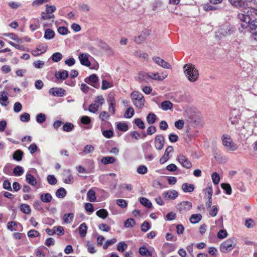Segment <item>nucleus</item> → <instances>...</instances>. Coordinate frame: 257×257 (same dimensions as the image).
Wrapping results in <instances>:
<instances>
[{
    "label": "nucleus",
    "mask_w": 257,
    "mask_h": 257,
    "mask_svg": "<svg viewBox=\"0 0 257 257\" xmlns=\"http://www.w3.org/2000/svg\"><path fill=\"white\" fill-rule=\"evenodd\" d=\"M185 75L188 79L192 82H195L198 77V70L192 64H187L183 66Z\"/></svg>",
    "instance_id": "nucleus-1"
},
{
    "label": "nucleus",
    "mask_w": 257,
    "mask_h": 257,
    "mask_svg": "<svg viewBox=\"0 0 257 257\" xmlns=\"http://www.w3.org/2000/svg\"><path fill=\"white\" fill-rule=\"evenodd\" d=\"M236 242L237 241L235 238H229L220 244V250L222 252L226 253L235 247Z\"/></svg>",
    "instance_id": "nucleus-2"
},
{
    "label": "nucleus",
    "mask_w": 257,
    "mask_h": 257,
    "mask_svg": "<svg viewBox=\"0 0 257 257\" xmlns=\"http://www.w3.org/2000/svg\"><path fill=\"white\" fill-rule=\"evenodd\" d=\"M131 96L133 104L138 108L143 107L145 103V99L143 95L139 91H133Z\"/></svg>",
    "instance_id": "nucleus-3"
},
{
    "label": "nucleus",
    "mask_w": 257,
    "mask_h": 257,
    "mask_svg": "<svg viewBox=\"0 0 257 257\" xmlns=\"http://www.w3.org/2000/svg\"><path fill=\"white\" fill-rule=\"evenodd\" d=\"M221 139L223 146L228 150L234 151L237 150V145L233 143L232 139L228 135H222Z\"/></svg>",
    "instance_id": "nucleus-4"
},
{
    "label": "nucleus",
    "mask_w": 257,
    "mask_h": 257,
    "mask_svg": "<svg viewBox=\"0 0 257 257\" xmlns=\"http://www.w3.org/2000/svg\"><path fill=\"white\" fill-rule=\"evenodd\" d=\"M234 32V28L228 24H225L220 26L218 34L222 36H230Z\"/></svg>",
    "instance_id": "nucleus-5"
},
{
    "label": "nucleus",
    "mask_w": 257,
    "mask_h": 257,
    "mask_svg": "<svg viewBox=\"0 0 257 257\" xmlns=\"http://www.w3.org/2000/svg\"><path fill=\"white\" fill-rule=\"evenodd\" d=\"M241 115L238 110L234 109L230 112L229 120L232 125L238 124Z\"/></svg>",
    "instance_id": "nucleus-6"
},
{
    "label": "nucleus",
    "mask_w": 257,
    "mask_h": 257,
    "mask_svg": "<svg viewBox=\"0 0 257 257\" xmlns=\"http://www.w3.org/2000/svg\"><path fill=\"white\" fill-rule=\"evenodd\" d=\"M192 207V203L189 201H183L177 205V209L181 213L188 211Z\"/></svg>",
    "instance_id": "nucleus-7"
},
{
    "label": "nucleus",
    "mask_w": 257,
    "mask_h": 257,
    "mask_svg": "<svg viewBox=\"0 0 257 257\" xmlns=\"http://www.w3.org/2000/svg\"><path fill=\"white\" fill-rule=\"evenodd\" d=\"M165 138L162 135L156 136L155 138V147L158 150H161L164 146Z\"/></svg>",
    "instance_id": "nucleus-8"
},
{
    "label": "nucleus",
    "mask_w": 257,
    "mask_h": 257,
    "mask_svg": "<svg viewBox=\"0 0 257 257\" xmlns=\"http://www.w3.org/2000/svg\"><path fill=\"white\" fill-rule=\"evenodd\" d=\"M151 34V30L145 29L143 30L141 34L137 37L135 38L134 41L137 44H141L144 42L148 36Z\"/></svg>",
    "instance_id": "nucleus-9"
},
{
    "label": "nucleus",
    "mask_w": 257,
    "mask_h": 257,
    "mask_svg": "<svg viewBox=\"0 0 257 257\" xmlns=\"http://www.w3.org/2000/svg\"><path fill=\"white\" fill-rule=\"evenodd\" d=\"M152 59L156 64L161 67L169 69L172 68L171 65L169 63L159 57H154Z\"/></svg>",
    "instance_id": "nucleus-10"
},
{
    "label": "nucleus",
    "mask_w": 257,
    "mask_h": 257,
    "mask_svg": "<svg viewBox=\"0 0 257 257\" xmlns=\"http://www.w3.org/2000/svg\"><path fill=\"white\" fill-rule=\"evenodd\" d=\"M177 160L184 168L190 169L192 167V163L191 162L183 155H179L177 157Z\"/></svg>",
    "instance_id": "nucleus-11"
},
{
    "label": "nucleus",
    "mask_w": 257,
    "mask_h": 257,
    "mask_svg": "<svg viewBox=\"0 0 257 257\" xmlns=\"http://www.w3.org/2000/svg\"><path fill=\"white\" fill-rule=\"evenodd\" d=\"M49 93L54 96L62 97L66 94V91L61 88L53 87L49 90Z\"/></svg>",
    "instance_id": "nucleus-12"
},
{
    "label": "nucleus",
    "mask_w": 257,
    "mask_h": 257,
    "mask_svg": "<svg viewBox=\"0 0 257 257\" xmlns=\"http://www.w3.org/2000/svg\"><path fill=\"white\" fill-rule=\"evenodd\" d=\"M150 74V79H152L157 81H162L165 79L168 74L166 73L162 72L161 75L158 72H149Z\"/></svg>",
    "instance_id": "nucleus-13"
},
{
    "label": "nucleus",
    "mask_w": 257,
    "mask_h": 257,
    "mask_svg": "<svg viewBox=\"0 0 257 257\" xmlns=\"http://www.w3.org/2000/svg\"><path fill=\"white\" fill-rule=\"evenodd\" d=\"M89 55L87 53H80L78 56V59L81 65L89 67L91 65V63L89 60L88 57Z\"/></svg>",
    "instance_id": "nucleus-14"
},
{
    "label": "nucleus",
    "mask_w": 257,
    "mask_h": 257,
    "mask_svg": "<svg viewBox=\"0 0 257 257\" xmlns=\"http://www.w3.org/2000/svg\"><path fill=\"white\" fill-rule=\"evenodd\" d=\"M84 81L86 83L90 84L95 88H98V87L94 85V84L98 81V77L95 74H91L89 76L86 77L84 79Z\"/></svg>",
    "instance_id": "nucleus-15"
},
{
    "label": "nucleus",
    "mask_w": 257,
    "mask_h": 257,
    "mask_svg": "<svg viewBox=\"0 0 257 257\" xmlns=\"http://www.w3.org/2000/svg\"><path fill=\"white\" fill-rule=\"evenodd\" d=\"M230 3L238 9L245 8L247 3L244 0H228Z\"/></svg>",
    "instance_id": "nucleus-16"
},
{
    "label": "nucleus",
    "mask_w": 257,
    "mask_h": 257,
    "mask_svg": "<svg viewBox=\"0 0 257 257\" xmlns=\"http://www.w3.org/2000/svg\"><path fill=\"white\" fill-rule=\"evenodd\" d=\"M178 196V192L174 190H168L163 194V196L166 199H175Z\"/></svg>",
    "instance_id": "nucleus-17"
},
{
    "label": "nucleus",
    "mask_w": 257,
    "mask_h": 257,
    "mask_svg": "<svg viewBox=\"0 0 257 257\" xmlns=\"http://www.w3.org/2000/svg\"><path fill=\"white\" fill-rule=\"evenodd\" d=\"M138 79L140 82H149L150 81V74L145 72H140L138 75Z\"/></svg>",
    "instance_id": "nucleus-18"
},
{
    "label": "nucleus",
    "mask_w": 257,
    "mask_h": 257,
    "mask_svg": "<svg viewBox=\"0 0 257 257\" xmlns=\"http://www.w3.org/2000/svg\"><path fill=\"white\" fill-rule=\"evenodd\" d=\"M245 10V12L247 14L249 17L255 18L257 17V9L254 7H246L245 8H243Z\"/></svg>",
    "instance_id": "nucleus-19"
},
{
    "label": "nucleus",
    "mask_w": 257,
    "mask_h": 257,
    "mask_svg": "<svg viewBox=\"0 0 257 257\" xmlns=\"http://www.w3.org/2000/svg\"><path fill=\"white\" fill-rule=\"evenodd\" d=\"M55 76L57 79L65 80L68 77V72L65 70L57 71Z\"/></svg>",
    "instance_id": "nucleus-20"
},
{
    "label": "nucleus",
    "mask_w": 257,
    "mask_h": 257,
    "mask_svg": "<svg viewBox=\"0 0 257 257\" xmlns=\"http://www.w3.org/2000/svg\"><path fill=\"white\" fill-rule=\"evenodd\" d=\"M237 18L242 22H250L251 20V18L248 16L244 10L242 13L237 15Z\"/></svg>",
    "instance_id": "nucleus-21"
},
{
    "label": "nucleus",
    "mask_w": 257,
    "mask_h": 257,
    "mask_svg": "<svg viewBox=\"0 0 257 257\" xmlns=\"http://www.w3.org/2000/svg\"><path fill=\"white\" fill-rule=\"evenodd\" d=\"M0 102L3 106H7L8 103V97L7 96V93L5 91L0 92Z\"/></svg>",
    "instance_id": "nucleus-22"
},
{
    "label": "nucleus",
    "mask_w": 257,
    "mask_h": 257,
    "mask_svg": "<svg viewBox=\"0 0 257 257\" xmlns=\"http://www.w3.org/2000/svg\"><path fill=\"white\" fill-rule=\"evenodd\" d=\"M26 180L28 184L32 186L37 184V181L35 177L31 174L27 173L26 175Z\"/></svg>",
    "instance_id": "nucleus-23"
},
{
    "label": "nucleus",
    "mask_w": 257,
    "mask_h": 257,
    "mask_svg": "<svg viewBox=\"0 0 257 257\" xmlns=\"http://www.w3.org/2000/svg\"><path fill=\"white\" fill-rule=\"evenodd\" d=\"M248 31L252 36L257 35V24L254 21L250 23Z\"/></svg>",
    "instance_id": "nucleus-24"
},
{
    "label": "nucleus",
    "mask_w": 257,
    "mask_h": 257,
    "mask_svg": "<svg viewBox=\"0 0 257 257\" xmlns=\"http://www.w3.org/2000/svg\"><path fill=\"white\" fill-rule=\"evenodd\" d=\"M194 186L193 184H190L187 183H183L182 186V189L184 192H192L194 190Z\"/></svg>",
    "instance_id": "nucleus-25"
},
{
    "label": "nucleus",
    "mask_w": 257,
    "mask_h": 257,
    "mask_svg": "<svg viewBox=\"0 0 257 257\" xmlns=\"http://www.w3.org/2000/svg\"><path fill=\"white\" fill-rule=\"evenodd\" d=\"M252 118H250L247 121L244 122V124L242 125V127L244 129H246L248 131L249 130L252 131V128L254 127V123L252 121Z\"/></svg>",
    "instance_id": "nucleus-26"
},
{
    "label": "nucleus",
    "mask_w": 257,
    "mask_h": 257,
    "mask_svg": "<svg viewBox=\"0 0 257 257\" xmlns=\"http://www.w3.org/2000/svg\"><path fill=\"white\" fill-rule=\"evenodd\" d=\"M79 233L81 237H83L86 236L87 230V226L85 223H82L78 228Z\"/></svg>",
    "instance_id": "nucleus-27"
},
{
    "label": "nucleus",
    "mask_w": 257,
    "mask_h": 257,
    "mask_svg": "<svg viewBox=\"0 0 257 257\" xmlns=\"http://www.w3.org/2000/svg\"><path fill=\"white\" fill-rule=\"evenodd\" d=\"M139 253L141 255L146 256L147 257H152V253L149 251L145 246H142L139 248Z\"/></svg>",
    "instance_id": "nucleus-28"
},
{
    "label": "nucleus",
    "mask_w": 257,
    "mask_h": 257,
    "mask_svg": "<svg viewBox=\"0 0 257 257\" xmlns=\"http://www.w3.org/2000/svg\"><path fill=\"white\" fill-rule=\"evenodd\" d=\"M115 161V158L113 157L107 156L102 158L101 162L104 165L113 164Z\"/></svg>",
    "instance_id": "nucleus-29"
},
{
    "label": "nucleus",
    "mask_w": 257,
    "mask_h": 257,
    "mask_svg": "<svg viewBox=\"0 0 257 257\" xmlns=\"http://www.w3.org/2000/svg\"><path fill=\"white\" fill-rule=\"evenodd\" d=\"M40 199L44 203H49L51 201L52 197L50 193H43L40 196Z\"/></svg>",
    "instance_id": "nucleus-30"
},
{
    "label": "nucleus",
    "mask_w": 257,
    "mask_h": 257,
    "mask_svg": "<svg viewBox=\"0 0 257 257\" xmlns=\"http://www.w3.org/2000/svg\"><path fill=\"white\" fill-rule=\"evenodd\" d=\"M147 121L150 124H154L157 120V116L154 113H149L146 117Z\"/></svg>",
    "instance_id": "nucleus-31"
},
{
    "label": "nucleus",
    "mask_w": 257,
    "mask_h": 257,
    "mask_svg": "<svg viewBox=\"0 0 257 257\" xmlns=\"http://www.w3.org/2000/svg\"><path fill=\"white\" fill-rule=\"evenodd\" d=\"M202 218V215L200 214H195L191 215L190 218L191 223L193 224L199 222Z\"/></svg>",
    "instance_id": "nucleus-32"
},
{
    "label": "nucleus",
    "mask_w": 257,
    "mask_h": 257,
    "mask_svg": "<svg viewBox=\"0 0 257 257\" xmlns=\"http://www.w3.org/2000/svg\"><path fill=\"white\" fill-rule=\"evenodd\" d=\"M55 36V33L53 30L50 29H47L44 34V38L46 40H51Z\"/></svg>",
    "instance_id": "nucleus-33"
},
{
    "label": "nucleus",
    "mask_w": 257,
    "mask_h": 257,
    "mask_svg": "<svg viewBox=\"0 0 257 257\" xmlns=\"http://www.w3.org/2000/svg\"><path fill=\"white\" fill-rule=\"evenodd\" d=\"M66 193L67 192L66 190L64 188L61 187L56 191L55 194L57 197L59 198H63L66 195Z\"/></svg>",
    "instance_id": "nucleus-34"
},
{
    "label": "nucleus",
    "mask_w": 257,
    "mask_h": 257,
    "mask_svg": "<svg viewBox=\"0 0 257 257\" xmlns=\"http://www.w3.org/2000/svg\"><path fill=\"white\" fill-rule=\"evenodd\" d=\"M173 107V104L170 101H164L161 103V108L164 110L171 109Z\"/></svg>",
    "instance_id": "nucleus-35"
},
{
    "label": "nucleus",
    "mask_w": 257,
    "mask_h": 257,
    "mask_svg": "<svg viewBox=\"0 0 257 257\" xmlns=\"http://www.w3.org/2000/svg\"><path fill=\"white\" fill-rule=\"evenodd\" d=\"M51 58L53 62H58L63 58V55L60 52H56L52 55Z\"/></svg>",
    "instance_id": "nucleus-36"
},
{
    "label": "nucleus",
    "mask_w": 257,
    "mask_h": 257,
    "mask_svg": "<svg viewBox=\"0 0 257 257\" xmlns=\"http://www.w3.org/2000/svg\"><path fill=\"white\" fill-rule=\"evenodd\" d=\"M203 9L204 11L207 12L209 11H215L220 9V8L218 6H212L211 3L206 4L203 5Z\"/></svg>",
    "instance_id": "nucleus-37"
},
{
    "label": "nucleus",
    "mask_w": 257,
    "mask_h": 257,
    "mask_svg": "<svg viewBox=\"0 0 257 257\" xmlns=\"http://www.w3.org/2000/svg\"><path fill=\"white\" fill-rule=\"evenodd\" d=\"M96 215L100 218L105 219L108 215V212L106 209H100L96 211Z\"/></svg>",
    "instance_id": "nucleus-38"
},
{
    "label": "nucleus",
    "mask_w": 257,
    "mask_h": 257,
    "mask_svg": "<svg viewBox=\"0 0 257 257\" xmlns=\"http://www.w3.org/2000/svg\"><path fill=\"white\" fill-rule=\"evenodd\" d=\"M23 154L24 153L21 150H17L13 154V159L17 161H20L22 159Z\"/></svg>",
    "instance_id": "nucleus-39"
},
{
    "label": "nucleus",
    "mask_w": 257,
    "mask_h": 257,
    "mask_svg": "<svg viewBox=\"0 0 257 257\" xmlns=\"http://www.w3.org/2000/svg\"><path fill=\"white\" fill-rule=\"evenodd\" d=\"M74 214L72 213H69L64 214L63 220L66 223H70L72 222L74 218Z\"/></svg>",
    "instance_id": "nucleus-40"
},
{
    "label": "nucleus",
    "mask_w": 257,
    "mask_h": 257,
    "mask_svg": "<svg viewBox=\"0 0 257 257\" xmlns=\"http://www.w3.org/2000/svg\"><path fill=\"white\" fill-rule=\"evenodd\" d=\"M140 203L147 208H151L152 206V204L151 201L145 197H141L140 199Z\"/></svg>",
    "instance_id": "nucleus-41"
},
{
    "label": "nucleus",
    "mask_w": 257,
    "mask_h": 257,
    "mask_svg": "<svg viewBox=\"0 0 257 257\" xmlns=\"http://www.w3.org/2000/svg\"><path fill=\"white\" fill-rule=\"evenodd\" d=\"M24 170L23 167L20 166H16L13 170V173L16 176H20L24 173Z\"/></svg>",
    "instance_id": "nucleus-42"
},
{
    "label": "nucleus",
    "mask_w": 257,
    "mask_h": 257,
    "mask_svg": "<svg viewBox=\"0 0 257 257\" xmlns=\"http://www.w3.org/2000/svg\"><path fill=\"white\" fill-rule=\"evenodd\" d=\"M4 36L10 37L11 39H12L13 40H15L17 41V42L19 43H21L23 42V41L21 39H20L19 37H18L16 35H15L14 33H8V34H4Z\"/></svg>",
    "instance_id": "nucleus-43"
},
{
    "label": "nucleus",
    "mask_w": 257,
    "mask_h": 257,
    "mask_svg": "<svg viewBox=\"0 0 257 257\" xmlns=\"http://www.w3.org/2000/svg\"><path fill=\"white\" fill-rule=\"evenodd\" d=\"M87 196L90 202H94L96 200L95 193L94 191L92 189L88 191Z\"/></svg>",
    "instance_id": "nucleus-44"
},
{
    "label": "nucleus",
    "mask_w": 257,
    "mask_h": 257,
    "mask_svg": "<svg viewBox=\"0 0 257 257\" xmlns=\"http://www.w3.org/2000/svg\"><path fill=\"white\" fill-rule=\"evenodd\" d=\"M134 115V109L132 107H130L125 111L124 116L125 118H130Z\"/></svg>",
    "instance_id": "nucleus-45"
},
{
    "label": "nucleus",
    "mask_w": 257,
    "mask_h": 257,
    "mask_svg": "<svg viewBox=\"0 0 257 257\" xmlns=\"http://www.w3.org/2000/svg\"><path fill=\"white\" fill-rule=\"evenodd\" d=\"M20 210L23 213L27 214H30L31 211L30 206L26 204H23L21 205Z\"/></svg>",
    "instance_id": "nucleus-46"
},
{
    "label": "nucleus",
    "mask_w": 257,
    "mask_h": 257,
    "mask_svg": "<svg viewBox=\"0 0 257 257\" xmlns=\"http://www.w3.org/2000/svg\"><path fill=\"white\" fill-rule=\"evenodd\" d=\"M221 188L225 191L226 193L228 195H230L232 192L231 187L229 184L222 183L221 184Z\"/></svg>",
    "instance_id": "nucleus-47"
},
{
    "label": "nucleus",
    "mask_w": 257,
    "mask_h": 257,
    "mask_svg": "<svg viewBox=\"0 0 257 257\" xmlns=\"http://www.w3.org/2000/svg\"><path fill=\"white\" fill-rule=\"evenodd\" d=\"M113 86V84L112 83H109L105 79H102L101 85V89L102 90H106L109 88L112 87Z\"/></svg>",
    "instance_id": "nucleus-48"
},
{
    "label": "nucleus",
    "mask_w": 257,
    "mask_h": 257,
    "mask_svg": "<svg viewBox=\"0 0 257 257\" xmlns=\"http://www.w3.org/2000/svg\"><path fill=\"white\" fill-rule=\"evenodd\" d=\"M46 116L45 114L40 113L36 116V121L39 123H42L46 121Z\"/></svg>",
    "instance_id": "nucleus-49"
},
{
    "label": "nucleus",
    "mask_w": 257,
    "mask_h": 257,
    "mask_svg": "<svg viewBox=\"0 0 257 257\" xmlns=\"http://www.w3.org/2000/svg\"><path fill=\"white\" fill-rule=\"evenodd\" d=\"M74 128V125L70 122H66L63 126V130L66 132H69Z\"/></svg>",
    "instance_id": "nucleus-50"
},
{
    "label": "nucleus",
    "mask_w": 257,
    "mask_h": 257,
    "mask_svg": "<svg viewBox=\"0 0 257 257\" xmlns=\"http://www.w3.org/2000/svg\"><path fill=\"white\" fill-rule=\"evenodd\" d=\"M94 151V148L92 145H87L84 148L83 153L85 154H88L92 153Z\"/></svg>",
    "instance_id": "nucleus-51"
},
{
    "label": "nucleus",
    "mask_w": 257,
    "mask_h": 257,
    "mask_svg": "<svg viewBox=\"0 0 257 257\" xmlns=\"http://www.w3.org/2000/svg\"><path fill=\"white\" fill-rule=\"evenodd\" d=\"M117 128L119 131L126 132L128 130V127L126 123L118 122L117 124Z\"/></svg>",
    "instance_id": "nucleus-52"
},
{
    "label": "nucleus",
    "mask_w": 257,
    "mask_h": 257,
    "mask_svg": "<svg viewBox=\"0 0 257 257\" xmlns=\"http://www.w3.org/2000/svg\"><path fill=\"white\" fill-rule=\"evenodd\" d=\"M127 247V245L123 241L120 242L117 246V249L120 252H123Z\"/></svg>",
    "instance_id": "nucleus-53"
},
{
    "label": "nucleus",
    "mask_w": 257,
    "mask_h": 257,
    "mask_svg": "<svg viewBox=\"0 0 257 257\" xmlns=\"http://www.w3.org/2000/svg\"><path fill=\"white\" fill-rule=\"evenodd\" d=\"M116 204L122 208L127 207V203L126 200L122 199H117L116 201Z\"/></svg>",
    "instance_id": "nucleus-54"
},
{
    "label": "nucleus",
    "mask_w": 257,
    "mask_h": 257,
    "mask_svg": "<svg viewBox=\"0 0 257 257\" xmlns=\"http://www.w3.org/2000/svg\"><path fill=\"white\" fill-rule=\"evenodd\" d=\"M135 124L141 130H144L145 128V125L144 121L139 118L135 119Z\"/></svg>",
    "instance_id": "nucleus-55"
},
{
    "label": "nucleus",
    "mask_w": 257,
    "mask_h": 257,
    "mask_svg": "<svg viewBox=\"0 0 257 257\" xmlns=\"http://www.w3.org/2000/svg\"><path fill=\"white\" fill-rule=\"evenodd\" d=\"M148 172V168L146 166L141 165L137 169V172L139 174L144 175Z\"/></svg>",
    "instance_id": "nucleus-56"
},
{
    "label": "nucleus",
    "mask_w": 257,
    "mask_h": 257,
    "mask_svg": "<svg viewBox=\"0 0 257 257\" xmlns=\"http://www.w3.org/2000/svg\"><path fill=\"white\" fill-rule=\"evenodd\" d=\"M211 178L212 182L214 184L217 185L219 183L220 181V177L217 173L214 172L211 175Z\"/></svg>",
    "instance_id": "nucleus-57"
},
{
    "label": "nucleus",
    "mask_w": 257,
    "mask_h": 257,
    "mask_svg": "<svg viewBox=\"0 0 257 257\" xmlns=\"http://www.w3.org/2000/svg\"><path fill=\"white\" fill-rule=\"evenodd\" d=\"M98 104L93 102L89 105L88 110L92 113H96L98 111Z\"/></svg>",
    "instance_id": "nucleus-58"
},
{
    "label": "nucleus",
    "mask_w": 257,
    "mask_h": 257,
    "mask_svg": "<svg viewBox=\"0 0 257 257\" xmlns=\"http://www.w3.org/2000/svg\"><path fill=\"white\" fill-rule=\"evenodd\" d=\"M47 181L50 185H55L57 182V180L53 175H49L47 176Z\"/></svg>",
    "instance_id": "nucleus-59"
},
{
    "label": "nucleus",
    "mask_w": 257,
    "mask_h": 257,
    "mask_svg": "<svg viewBox=\"0 0 257 257\" xmlns=\"http://www.w3.org/2000/svg\"><path fill=\"white\" fill-rule=\"evenodd\" d=\"M136 224L135 220L133 218L126 219L124 222V226L126 227H132Z\"/></svg>",
    "instance_id": "nucleus-60"
},
{
    "label": "nucleus",
    "mask_w": 257,
    "mask_h": 257,
    "mask_svg": "<svg viewBox=\"0 0 257 257\" xmlns=\"http://www.w3.org/2000/svg\"><path fill=\"white\" fill-rule=\"evenodd\" d=\"M18 223L15 221H10L7 224V228L9 230L11 231H13L14 230H16V226H17Z\"/></svg>",
    "instance_id": "nucleus-61"
},
{
    "label": "nucleus",
    "mask_w": 257,
    "mask_h": 257,
    "mask_svg": "<svg viewBox=\"0 0 257 257\" xmlns=\"http://www.w3.org/2000/svg\"><path fill=\"white\" fill-rule=\"evenodd\" d=\"M93 102L98 104V106L102 105L104 103V99L102 95H99L96 97Z\"/></svg>",
    "instance_id": "nucleus-62"
},
{
    "label": "nucleus",
    "mask_w": 257,
    "mask_h": 257,
    "mask_svg": "<svg viewBox=\"0 0 257 257\" xmlns=\"http://www.w3.org/2000/svg\"><path fill=\"white\" fill-rule=\"evenodd\" d=\"M27 234L29 237L33 238L39 236L40 233L36 230L31 229L28 232Z\"/></svg>",
    "instance_id": "nucleus-63"
},
{
    "label": "nucleus",
    "mask_w": 257,
    "mask_h": 257,
    "mask_svg": "<svg viewBox=\"0 0 257 257\" xmlns=\"http://www.w3.org/2000/svg\"><path fill=\"white\" fill-rule=\"evenodd\" d=\"M205 192V197H207L208 199L212 198L213 191L212 188L211 186H208L207 188H206Z\"/></svg>",
    "instance_id": "nucleus-64"
}]
</instances>
